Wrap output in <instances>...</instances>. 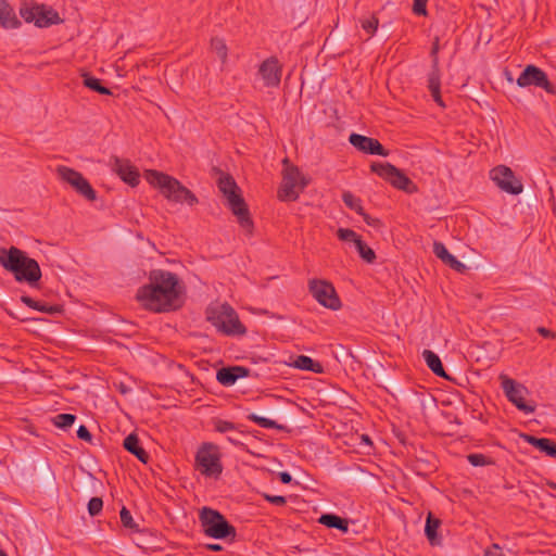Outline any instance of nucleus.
<instances>
[{
    "label": "nucleus",
    "mask_w": 556,
    "mask_h": 556,
    "mask_svg": "<svg viewBox=\"0 0 556 556\" xmlns=\"http://www.w3.org/2000/svg\"><path fill=\"white\" fill-rule=\"evenodd\" d=\"M318 521L327 528L338 529L343 533L349 531V521L334 514H324Z\"/></svg>",
    "instance_id": "obj_27"
},
{
    "label": "nucleus",
    "mask_w": 556,
    "mask_h": 556,
    "mask_svg": "<svg viewBox=\"0 0 556 556\" xmlns=\"http://www.w3.org/2000/svg\"><path fill=\"white\" fill-rule=\"evenodd\" d=\"M371 170L390 182L394 188L413 194L418 191L416 184L402 170L390 163H372Z\"/></svg>",
    "instance_id": "obj_10"
},
{
    "label": "nucleus",
    "mask_w": 556,
    "mask_h": 556,
    "mask_svg": "<svg viewBox=\"0 0 556 556\" xmlns=\"http://www.w3.org/2000/svg\"><path fill=\"white\" fill-rule=\"evenodd\" d=\"M342 201L349 208L355 211L357 214H363L364 208L362 205V201L359 198L355 197L352 192L344 191L342 194Z\"/></svg>",
    "instance_id": "obj_32"
},
{
    "label": "nucleus",
    "mask_w": 556,
    "mask_h": 556,
    "mask_svg": "<svg viewBox=\"0 0 556 556\" xmlns=\"http://www.w3.org/2000/svg\"><path fill=\"white\" fill-rule=\"evenodd\" d=\"M59 177L70 184L80 195L88 201H96L97 193L89 181L77 170L60 165L56 168Z\"/></svg>",
    "instance_id": "obj_12"
},
{
    "label": "nucleus",
    "mask_w": 556,
    "mask_h": 556,
    "mask_svg": "<svg viewBox=\"0 0 556 556\" xmlns=\"http://www.w3.org/2000/svg\"><path fill=\"white\" fill-rule=\"evenodd\" d=\"M75 415L64 413L56 415L53 419V422L58 428L67 429L75 422Z\"/></svg>",
    "instance_id": "obj_35"
},
{
    "label": "nucleus",
    "mask_w": 556,
    "mask_h": 556,
    "mask_svg": "<svg viewBox=\"0 0 556 556\" xmlns=\"http://www.w3.org/2000/svg\"><path fill=\"white\" fill-rule=\"evenodd\" d=\"M293 365L295 368H299L302 370H309L313 372L321 371V365L305 355L298 356L296 359L294 361Z\"/></svg>",
    "instance_id": "obj_29"
},
{
    "label": "nucleus",
    "mask_w": 556,
    "mask_h": 556,
    "mask_svg": "<svg viewBox=\"0 0 556 556\" xmlns=\"http://www.w3.org/2000/svg\"><path fill=\"white\" fill-rule=\"evenodd\" d=\"M218 188L227 199L228 206L232 214L238 218L240 226L248 232H251L253 222L250 217L248 205L242 198L235 179L229 175L222 176L218 179Z\"/></svg>",
    "instance_id": "obj_4"
},
{
    "label": "nucleus",
    "mask_w": 556,
    "mask_h": 556,
    "mask_svg": "<svg viewBox=\"0 0 556 556\" xmlns=\"http://www.w3.org/2000/svg\"><path fill=\"white\" fill-rule=\"evenodd\" d=\"M428 89L433 101L441 108H445V103L441 97V77L440 73L430 72L428 75Z\"/></svg>",
    "instance_id": "obj_26"
},
{
    "label": "nucleus",
    "mask_w": 556,
    "mask_h": 556,
    "mask_svg": "<svg viewBox=\"0 0 556 556\" xmlns=\"http://www.w3.org/2000/svg\"><path fill=\"white\" fill-rule=\"evenodd\" d=\"M208 320L223 333L228 336H240L245 333V327L239 320L236 311L228 304H223L213 309Z\"/></svg>",
    "instance_id": "obj_8"
},
{
    "label": "nucleus",
    "mask_w": 556,
    "mask_h": 556,
    "mask_svg": "<svg viewBox=\"0 0 556 556\" xmlns=\"http://www.w3.org/2000/svg\"><path fill=\"white\" fill-rule=\"evenodd\" d=\"M250 370L243 366L223 367L216 374L217 381L225 387L236 383L239 378L249 376Z\"/></svg>",
    "instance_id": "obj_18"
},
{
    "label": "nucleus",
    "mask_w": 556,
    "mask_h": 556,
    "mask_svg": "<svg viewBox=\"0 0 556 556\" xmlns=\"http://www.w3.org/2000/svg\"><path fill=\"white\" fill-rule=\"evenodd\" d=\"M83 83L84 86L100 93V94H111V91L109 88L102 86L101 80L99 78H96L89 74L83 75Z\"/></svg>",
    "instance_id": "obj_30"
},
{
    "label": "nucleus",
    "mask_w": 556,
    "mask_h": 556,
    "mask_svg": "<svg viewBox=\"0 0 556 556\" xmlns=\"http://www.w3.org/2000/svg\"><path fill=\"white\" fill-rule=\"evenodd\" d=\"M337 237L341 241L353 242L355 245L357 240H361V237L354 230L349 228H339L337 230Z\"/></svg>",
    "instance_id": "obj_38"
},
{
    "label": "nucleus",
    "mask_w": 556,
    "mask_h": 556,
    "mask_svg": "<svg viewBox=\"0 0 556 556\" xmlns=\"http://www.w3.org/2000/svg\"><path fill=\"white\" fill-rule=\"evenodd\" d=\"M441 523L442 522L439 518L434 517L431 513L428 514L425 526V535L431 546H440L442 544V536L438 533Z\"/></svg>",
    "instance_id": "obj_20"
},
{
    "label": "nucleus",
    "mask_w": 556,
    "mask_h": 556,
    "mask_svg": "<svg viewBox=\"0 0 556 556\" xmlns=\"http://www.w3.org/2000/svg\"><path fill=\"white\" fill-rule=\"evenodd\" d=\"M517 85L522 88L535 86L552 94L556 92V87L548 80L546 73L535 65L526 66L517 78Z\"/></svg>",
    "instance_id": "obj_13"
},
{
    "label": "nucleus",
    "mask_w": 556,
    "mask_h": 556,
    "mask_svg": "<svg viewBox=\"0 0 556 556\" xmlns=\"http://www.w3.org/2000/svg\"><path fill=\"white\" fill-rule=\"evenodd\" d=\"M119 517H121V521H122V525L125 527V528H128V529H137V523L134 521L132 519V516L130 514V511L126 508V507H123L119 511Z\"/></svg>",
    "instance_id": "obj_40"
},
{
    "label": "nucleus",
    "mask_w": 556,
    "mask_h": 556,
    "mask_svg": "<svg viewBox=\"0 0 556 556\" xmlns=\"http://www.w3.org/2000/svg\"><path fill=\"white\" fill-rule=\"evenodd\" d=\"M525 441L538 448L540 452L548 455L556 456V442L548 438H536L530 434L522 435Z\"/></svg>",
    "instance_id": "obj_22"
},
{
    "label": "nucleus",
    "mask_w": 556,
    "mask_h": 556,
    "mask_svg": "<svg viewBox=\"0 0 556 556\" xmlns=\"http://www.w3.org/2000/svg\"><path fill=\"white\" fill-rule=\"evenodd\" d=\"M359 215L363 217L364 222L369 226L378 227L380 225V220L378 218H372L371 216L366 214L365 211H363V214Z\"/></svg>",
    "instance_id": "obj_48"
},
{
    "label": "nucleus",
    "mask_w": 556,
    "mask_h": 556,
    "mask_svg": "<svg viewBox=\"0 0 556 556\" xmlns=\"http://www.w3.org/2000/svg\"><path fill=\"white\" fill-rule=\"evenodd\" d=\"M427 1L428 0H414L413 12L417 15H426Z\"/></svg>",
    "instance_id": "obj_44"
},
{
    "label": "nucleus",
    "mask_w": 556,
    "mask_h": 556,
    "mask_svg": "<svg viewBox=\"0 0 556 556\" xmlns=\"http://www.w3.org/2000/svg\"><path fill=\"white\" fill-rule=\"evenodd\" d=\"M498 379L501 380V388L510 403L525 414L534 413L535 405L528 404L525 401L526 395L529 394V390L523 384L505 374H501Z\"/></svg>",
    "instance_id": "obj_11"
},
{
    "label": "nucleus",
    "mask_w": 556,
    "mask_h": 556,
    "mask_svg": "<svg viewBox=\"0 0 556 556\" xmlns=\"http://www.w3.org/2000/svg\"><path fill=\"white\" fill-rule=\"evenodd\" d=\"M439 51H440V38L438 36L434 37L430 55L432 59L431 72L440 73L439 68Z\"/></svg>",
    "instance_id": "obj_37"
},
{
    "label": "nucleus",
    "mask_w": 556,
    "mask_h": 556,
    "mask_svg": "<svg viewBox=\"0 0 556 556\" xmlns=\"http://www.w3.org/2000/svg\"><path fill=\"white\" fill-rule=\"evenodd\" d=\"M247 418L250 421H253L256 425H258L260 427L265 428V429H281V426H279L275 420L258 416L254 413L249 414Z\"/></svg>",
    "instance_id": "obj_34"
},
{
    "label": "nucleus",
    "mask_w": 556,
    "mask_h": 556,
    "mask_svg": "<svg viewBox=\"0 0 556 556\" xmlns=\"http://www.w3.org/2000/svg\"><path fill=\"white\" fill-rule=\"evenodd\" d=\"M258 73L266 87H278L281 80L282 68L277 58L271 56L262 62Z\"/></svg>",
    "instance_id": "obj_15"
},
{
    "label": "nucleus",
    "mask_w": 556,
    "mask_h": 556,
    "mask_svg": "<svg viewBox=\"0 0 556 556\" xmlns=\"http://www.w3.org/2000/svg\"><path fill=\"white\" fill-rule=\"evenodd\" d=\"M264 498L274 504V505H277V506H282L287 503V500L285 496H281V495H269V494H264L263 495Z\"/></svg>",
    "instance_id": "obj_45"
},
{
    "label": "nucleus",
    "mask_w": 556,
    "mask_h": 556,
    "mask_svg": "<svg viewBox=\"0 0 556 556\" xmlns=\"http://www.w3.org/2000/svg\"><path fill=\"white\" fill-rule=\"evenodd\" d=\"M467 459L475 467L485 466V465L490 464V462L485 455L478 454V453L469 454L467 456Z\"/></svg>",
    "instance_id": "obj_43"
},
{
    "label": "nucleus",
    "mask_w": 556,
    "mask_h": 556,
    "mask_svg": "<svg viewBox=\"0 0 556 556\" xmlns=\"http://www.w3.org/2000/svg\"><path fill=\"white\" fill-rule=\"evenodd\" d=\"M484 556H505L498 544L494 543L484 551Z\"/></svg>",
    "instance_id": "obj_46"
},
{
    "label": "nucleus",
    "mask_w": 556,
    "mask_h": 556,
    "mask_svg": "<svg viewBox=\"0 0 556 556\" xmlns=\"http://www.w3.org/2000/svg\"><path fill=\"white\" fill-rule=\"evenodd\" d=\"M0 556H8V554L4 551L0 549Z\"/></svg>",
    "instance_id": "obj_52"
},
{
    "label": "nucleus",
    "mask_w": 556,
    "mask_h": 556,
    "mask_svg": "<svg viewBox=\"0 0 556 556\" xmlns=\"http://www.w3.org/2000/svg\"><path fill=\"white\" fill-rule=\"evenodd\" d=\"M538 333L541 334L542 337L544 338H552V339H556V332L554 331H551L549 329L545 328V327H539L536 329Z\"/></svg>",
    "instance_id": "obj_49"
},
{
    "label": "nucleus",
    "mask_w": 556,
    "mask_h": 556,
    "mask_svg": "<svg viewBox=\"0 0 556 556\" xmlns=\"http://www.w3.org/2000/svg\"><path fill=\"white\" fill-rule=\"evenodd\" d=\"M103 508V501L101 497H92L88 503V513L90 516H97Z\"/></svg>",
    "instance_id": "obj_41"
},
{
    "label": "nucleus",
    "mask_w": 556,
    "mask_h": 556,
    "mask_svg": "<svg viewBox=\"0 0 556 556\" xmlns=\"http://www.w3.org/2000/svg\"><path fill=\"white\" fill-rule=\"evenodd\" d=\"M211 47L213 51L217 54L222 63H225L227 60V47L224 40L219 38H214L211 41Z\"/></svg>",
    "instance_id": "obj_36"
},
{
    "label": "nucleus",
    "mask_w": 556,
    "mask_h": 556,
    "mask_svg": "<svg viewBox=\"0 0 556 556\" xmlns=\"http://www.w3.org/2000/svg\"><path fill=\"white\" fill-rule=\"evenodd\" d=\"M144 177L150 185L157 188L160 192L170 202H186L190 206L198 203V198L192 191L181 185L178 179L167 174L154 169H149L146 170Z\"/></svg>",
    "instance_id": "obj_3"
},
{
    "label": "nucleus",
    "mask_w": 556,
    "mask_h": 556,
    "mask_svg": "<svg viewBox=\"0 0 556 556\" xmlns=\"http://www.w3.org/2000/svg\"><path fill=\"white\" fill-rule=\"evenodd\" d=\"M21 301L26 306H28V307H30L33 309H36V311H39V312H42V313H47V314H50V315H54V314L61 312V306L60 305H49L47 303H41V302H38V301L34 300L33 298H30L28 295H23L21 298Z\"/></svg>",
    "instance_id": "obj_28"
},
{
    "label": "nucleus",
    "mask_w": 556,
    "mask_h": 556,
    "mask_svg": "<svg viewBox=\"0 0 556 556\" xmlns=\"http://www.w3.org/2000/svg\"><path fill=\"white\" fill-rule=\"evenodd\" d=\"M203 532L214 539L236 536V528L217 510L203 507L199 516Z\"/></svg>",
    "instance_id": "obj_7"
},
{
    "label": "nucleus",
    "mask_w": 556,
    "mask_h": 556,
    "mask_svg": "<svg viewBox=\"0 0 556 556\" xmlns=\"http://www.w3.org/2000/svg\"><path fill=\"white\" fill-rule=\"evenodd\" d=\"M77 437L80 440H84V441H87V442H90L91 439H92V435H91L90 431L84 425L79 426V428L77 429Z\"/></svg>",
    "instance_id": "obj_47"
},
{
    "label": "nucleus",
    "mask_w": 556,
    "mask_h": 556,
    "mask_svg": "<svg viewBox=\"0 0 556 556\" xmlns=\"http://www.w3.org/2000/svg\"><path fill=\"white\" fill-rule=\"evenodd\" d=\"M229 442L235 443L236 441L231 439L230 437L227 438Z\"/></svg>",
    "instance_id": "obj_53"
},
{
    "label": "nucleus",
    "mask_w": 556,
    "mask_h": 556,
    "mask_svg": "<svg viewBox=\"0 0 556 556\" xmlns=\"http://www.w3.org/2000/svg\"><path fill=\"white\" fill-rule=\"evenodd\" d=\"M38 11H39V5L33 7V8L23 7V8H21L20 13L26 22H35V24L37 25V17H38V13H39Z\"/></svg>",
    "instance_id": "obj_39"
},
{
    "label": "nucleus",
    "mask_w": 556,
    "mask_h": 556,
    "mask_svg": "<svg viewBox=\"0 0 556 556\" xmlns=\"http://www.w3.org/2000/svg\"><path fill=\"white\" fill-rule=\"evenodd\" d=\"M307 287L309 294L321 306L331 311H338L342 307V303L336 288L330 281L313 278L308 280Z\"/></svg>",
    "instance_id": "obj_9"
},
{
    "label": "nucleus",
    "mask_w": 556,
    "mask_h": 556,
    "mask_svg": "<svg viewBox=\"0 0 556 556\" xmlns=\"http://www.w3.org/2000/svg\"><path fill=\"white\" fill-rule=\"evenodd\" d=\"M113 170L121 179L131 187L139 184V172L128 160L114 157L112 163Z\"/></svg>",
    "instance_id": "obj_17"
},
{
    "label": "nucleus",
    "mask_w": 556,
    "mask_h": 556,
    "mask_svg": "<svg viewBox=\"0 0 556 556\" xmlns=\"http://www.w3.org/2000/svg\"><path fill=\"white\" fill-rule=\"evenodd\" d=\"M124 448L135 455L140 462L147 464L150 456L148 452L140 445V441L137 434H128L123 443Z\"/></svg>",
    "instance_id": "obj_21"
},
{
    "label": "nucleus",
    "mask_w": 556,
    "mask_h": 556,
    "mask_svg": "<svg viewBox=\"0 0 556 556\" xmlns=\"http://www.w3.org/2000/svg\"><path fill=\"white\" fill-rule=\"evenodd\" d=\"M37 17V26L39 27H48L51 25H56L62 22L59 13L52 9H47L45 5H39Z\"/></svg>",
    "instance_id": "obj_25"
},
{
    "label": "nucleus",
    "mask_w": 556,
    "mask_h": 556,
    "mask_svg": "<svg viewBox=\"0 0 556 556\" xmlns=\"http://www.w3.org/2000/svg\"><path fill=\"white\" fill-rule=\"evenodd\" d=\"M0 265L12 273L17 282H26L34 287L41 279L38 262L16 247L0 249Z\"/></svg>",
    "instance_id": "obj_2"
},
{
    "label": "nucleus",
    "mask_w": 556,
    "mask_h": 556,
    "mask_svg": "<svg viewBox=\"0 0 556 556\" xmlns=\"http://www.w3.org/2000/svg\"><path fill=\"white\" fill-rule=\"evenodd\" d=\"M490 176L495 185L507 193L519 194L523 190L521 181L517 179L514 172L505 165L494 167L490 172Z\"/></svg>",
    "instance_id": "obj_14"
},
{
    "label": "nucleus",
    "mask_w": 556,
    "mask_h": 556,
    "mask_svg": "<svg viewBox=\"0 0 556 556\" xmlns=\"http://www.w3.org/2000/svg\"><path fill=\"white\" fill-rule=\"evenodd\" d=\"M433 253L445 265L450 266L452 269L456 270L457 273L465 271V269H466L465 264H463L454 255H452L442 242L435 241L433 243Z\"/></svg>",
    "instance_id": "obj_19"
},
{
    "label": "nucleus",
    "mask_w": 556,
    "mask_h": 556,
    "mask_svg": "<svg viewBox=\"0 0 556 556\" xmlns=\"http://www.w3.org/2000/svg\"><path fill=\"white\" fill-rule=\"evenodd\" d=\"M282 181L278 190V199L280 201L290 202L298 200L300 193L305 189L308 180L301 173L299 167L289 163L288 159L283 160Z\"/></svg>",
    "instance_id": "obj_6"
},
{
    "label": "nucleus",
    "mask_w": 556,
    "mask_h": 556,
    "mask_svg": "<svg viewBox=\"0 0 556 556\" xmlns=\"http://www.w3.org/2000/svg\"><path fill=\"white\" fill-rule=\"evenodd\" d=\"M206 547L214 552H219L223 549V546L219 544H208Z\"/></svg>",
    "instance_id": "obj_51"
},
{
    "label": "nucleus",
    "mask_w": 556,
    "mask_h": 556,
    "mask_svg": "<svg viewBox=\"0 0 556 556\" xmlns=\"http://www.w3.org/2000/svg\"><path fill=\"white\" fill-rule=\"evenodd\" d=\"M422 357L427 364V366L431 369V371L438 377L448 379L442 362L440 357L431 350H424Z\"/></svg>",
    "instance_id": "obj_24"
},
{
    "label": "nucleus",
    "mask_w": 556,
    "mask_h": 556,
    "mask_svg": "<svg viewBox=\"0 0 556 556\" xmlns=\"http://www.w3.org/2000/svg\"><path fill=\"white\" fill-rule=\"evenodd\" d=\"M361 27L367 34V40L370 39L379 26V20L372 14L359 20Z\"/></svg>",
    "instance_id": "obj_31"
},
{
    "label": "nucleus",
    "mask_w": 556,
    "mask_h": 556,
    "mask_svg": "<svg viewBox=\"0 0 556 556\" xmlns=\"http://www.w3.org/2000/svg\"><path fill=\"white\" fill-rule=\"evenodd\" d=\"M214 429L220 433H225L231 430L236 429V426L233 422L223 420V419H215L213 421Z\"/></svg>",
    "instance_id": "obj_42"
},
{
    "label": "nucleus",
    "mask_w": 556,
    "mask_h": 556,
    "mask_svg": "<svg viewBox=\"0 0 556 556\" xmlns=\"http://www.w3.org/2000/svg\"><path fill=\"white\" fill-rule=\"evenodd\" d=\"M146 309L161 313L180 306V286L174 273L155 269L149 274V283L140 287L136 295Z\"/></svg>",
    "instance_id": "obj_1"
},
{
    "label": "nucleus",
    "mask_w": 556,
    "mask_h": 556,
    "mask_svg": "<svg viewBox=\"0 0 556 556\" xmlns=\"http://www.w3.org/2000/svg\"><path fill=\"white\" fill-rule=\"evenodd\" d=\"M0 25L5 29H14L21 25L14 10L5 1H0Z\"/></svg>",
    "instance_id": "obj_23"
},
{
    "label": "nucleus",
    "mask_w": 556,
    "mask_h": 556,
    "mask_svg": "<svg viewBox=\"0 0 556 556\" xmlns=\"http://www.w3.org/2000/svg\"><path fill=\"white\" fill-rule=\"evenodd\" d=\"M356 250L359 256L367 263L371 264L376 260L375 251L368 247L362 239L356 242Z\"/></svg>",
    "instance_id": "obj_33"
},
{
    "label": "nucleus",
    "mask_w": 556,
    "mask_h": 556,
    "mask_svg": "<svg viewBox=\"0 0 556 556\" xmlns=\"http://www.w3.org/2000/svg\"><path fill=\"white\" fill-rule=\"evenodd\" d=\"M279 479L285 484H288V483H290L292 481L291 475L289 472H287V471H281L279 473Z\"/></svg>",
    "instance_id": "obj_50"
},
{
    "label": "nucleus",
    "mask_w": 556,
    "mask_h": 556,
    "mask_svg": "<svg viewBox=\"0 0 556 556\" xmlns=\"http://www.w3.org/2000/svg\"><path fill=\"white\" fill-rule=\"evenodd\" d=\"M349 141L353 147H355L357 150L364 153L380 156L389 155V152L377 139L358 134H351Z\"/></svg>",
    "instance_id": "obj_16"
},
{
    "label": "nucleus",
    "mask_w": 556,
    "mask_h": 556,
    "mask_svg": "<svg viewBox=\"0 0 556 556\" xmlns=\"http://www.w3.org/2000/svg\"><path fill=\"white\" fill-rule=\"evenodd\" d=\"M194 468L206 478L217 479L223 472L219 447L212 442H203L195 453Z\"/></svg>",
    "instance_id": "obj_5"
}]
</instances>
